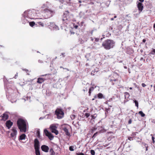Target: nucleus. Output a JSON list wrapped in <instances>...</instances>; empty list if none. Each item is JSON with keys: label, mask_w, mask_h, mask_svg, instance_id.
<instances>
[{"label": "nucleus", "mask_w": 155, "mask_h": 155, "mask_svg": "<svg viewBox=\"0 0 155 155\" xmlns=\"http://www.w3.org/2000/svg\"><path fill=\"white\" fill-rule=\"evenodd\" d=\"M22 16L24 18V20L26 21L23 23L24 24L29 22L28 21V19H42L39 11L34 9L29 10L25 11L22 15Z\"/></svg>", "instance_id": "1"}, {"label": "nucleus", "mask_w": 155, "mask_h": 155, "mask_svg": "<svg viewBox=\"0 0 155 155\" xmlns=\"http://www.w3.org/2000/svg\"><path fill=\"white\" fill-rule=\"evenodd\" d=\"M115 45L114 41L112 40L107 39L104 41L102 44V46L107 50L113 48Z\"/></svg>", "instance_id": "2"}, {"label": "nucleus", "mask_w": 155, "mask_h": 155, "mask_svg": "<svg viewBox=\"0 0 155 155\" xmlns=\"http://www.w3.org/2000/svg\"><path fill=\"white\" fill-rule=\"evenodd\" d=\"M28 127L27 120L20 117V132H25Z\"/></svg>", "instance_id": "3"}, {"label": "nucleus", "mask_w": 155, "mask_h": 155, "mask_svg": "<svg viewBox=\"0 0 155 155\" xmlns=\"http://www.w3.org/2000/svg\"><path fill=\"white\" fill-rule=\"evenodd\" d=\"M41 12L45 14L47 16V18H50L52 17L55 13L54 11H53L48 8L42 9Z\"/></svg>", "instance_id": "4"}, {"label": "nucleus", "mask_w": 155, "mask_h": 155, "mask_svg": "<svg viewBox=\"0 0 155 155\" xmlns=\"http://www.w3.org/2000/svg\"><path fill=\"white\" fill-rule=\"evenodd\" d=\"M55 114L58 119H61L64 117V113L62 109L57 108L55 111Z\"/></svg>", "instance_id": "5"}, {"label": "nucleus", "mask_w": 155, "mask_h": 155, "mask_svg": "<svg viewBox=\"0 0 155 155\" xmlns=\"http://www.w3.org/2000/svg\"><path fill=\"white\" fill-rule=\"evenodd\" d=\"M50 128L52 133H54L56 135L58 134V131L57 130V127L54 124L51 125L50 126Z\"/></svg>", "instance_id": "6"}, {"label": "nucleus", "mask_w": 155, "mask_h": 155, "mask_svg": "<svg viewBox=\"0 0 155 155\" xmlns=\"http://www.w3.org/2000/svg\"><path fill=\"white\" fill-rule=\"evenodd\" d=\"M69 12L68 11H65L63 14V18L62 19L63 22H66L68 19V17L69 15Z\"/></svg>", "instance_id": "7"}, {"label": "nucleus", "mask_w": 155, "mask_h": 155, "mask_svg": "<svg viewBox=\"0 0 155 155\" xmlns=\"http://www.w3.org/2000/svg\"><path fill=\"white\" fill-rule=\"evenodd\" d=\"M44 132L45 133L46 135L48 137L50 140H52L53 139L54 136L51 133L49 132L47 130H44Z\"/></svg>", "instance_id": "8"}, {"label": "nucleus", "mask_w": 155, "mask_h": 155, "mask_svg": "<svg viewBox=\"0 0 155 155\" xmlns=\"http://www.w3.org/2000/svg\"><path fill=\"white\" fill-rule=\"evenodd\" d=\"M49 28L54 30H59V28L58 26L56 25L54 23H51L49 25Z\"/></svg>", "instance_id": "9"}, {"label": "nucleus", "mask_w": 155, "mask_h": 155, "mask_svg": "<svg viewBox=\"0 0 155 155\" xmlns=\"http://www.w3.org/2000/svg\"><path fill=\"white\" fill-rule=\"evenodd\" d=\"M34 147L35 149H39V143L38 140L37 139H35L34 140Z\"/></svg>", "instance_id": "10"}, {"label": "nucleus", "mask_w": 155, "mask_h": 155, "mask_svg": "<svg viewBox=\"0 0 155 155\" xmlns=\"http://www.w3.org/2000/svg\"><path fill=\"white\" fill-rule=\"evenodd\" d=\"M137 8L138 9L139 12V13H140L143 8V4L141 2H139L137 4Z\"/></svg>", "instance_id": "11"}, {"label": "nucleus", "mask_w": 155, "mask_h": 155, "mask_svg": "<svg viewBox=\"0 0 155 155\" xmlns=\"http://www.w3.org/2000/svg\"><path fill=\"white\" fill-rule=\"evenodd\" d=\"M41 149L43 151L45 152H48V151L49 148L47 146L43 145L41 147Z\"/></svg>", "instance_id": "12"}, {"label": "nucleus", "mask_w": 155, "mask_h": 155, "mask_svg": "<svg viewBox=\"0 0 155 155\" xmlns=\"http://www.w3.org/2000/svg\"><path fill=\"white\" fill-rule=\"evenodd\" d=\"M6 126L8 129H9L12 126L13 123L11 122L10 120L7 121L5 123Z\"/></svg>", "instance_id": "13"}, {"label": "nucleus", "mask_w": 155, "mask_h": 155, "mask_svg": "<svg viewBox=\"0 0 155 155\" xmlns=\"http://www.w3.org/2000/svg\"><path fill=\"white\" fill-rule=\"evenodd\" d=\"M2 120L5 121L8 118V115L6 113H4L2 116Z\"/></svg>", "instance_id": "14"}, {"label": "nucleus", "mask_w": 155, "mask_h": 155, "mask_svg": "<svg viewBox=\"0 0 155 155\" xmlns=\"http://www.w3.org/2000/svg\"><path fill=\"white\" fill-rule=\"evenodd\" d=\"M17 133V131L15 128H13L12 129V132L11 133V136L12 137H15Z\"/></svg>", "instance_id": "15"}, {"label": "nucleus", "mask_w": 155, "mask_h": 155, "mask_svg": "<svg viewBox=\"0 0 155 155\" xmlns=\"http://www.w3.org/2000/svg\"><path fill=\"white\" fill-rule=\"evenodd\" d=\"M49 5V3L48 2H47L46 3L43 4L41 6V8H43V9L46 8L48 9Z\"/></svg>", "instance_id": "16"}, {"label": "nucleus", "mask_w": 155, "mask_h": 155, "mask_svg": "<svg viewBox=\"0 0 155 155\" xmlns=\"http://www.w3.org/2000/svg\"><path fill=\"white\" fill-rule=\"evenodd\" d=\"M46 80L45 79L42 78H39L38 79L37 82L39 84H41L44 81Z\"/></svg>", "instance_id": "17"}, {"label": "nucleus", "mask_w": 155, "mask_h": 155, "mask_svg": "<svg viewBox=\"0 0 155 155\" xmlns=\"http://www.w3.org/2000/svg\"><path fill=\"white\" fill-rule=\"evenodd\" d=\"M63 130L65 132V134L68 136H70V134L68 132V129L66 127L63 128Z\"/></svg>", "instance_id": "18"}, {"label": "nucleus", "mask_w": 155, "mask_h": 155, "mask_svg": "<svg viewBox=\"0 0 155 155\" xmlns=\"http://www.w3.org/2000/svg\"><path fill=\"white\" fill-rule=\"evenodd\" d=\"M49 152L50 155H55V152L53 148H51L50 149Z\"/></svg>", "instance_id": "19"}, {"label": "nucleus", "mask_w": 155, "mask_h": 155, "mask_svg": "<svg viewBox=\"0 0 155 155\" xmlns=\"http://www.w3.org/2000/svg\"><path fill=\"white\" fill-rule=\"evenodd\" d=\"M26 135L25 134H23L20 135V140H23L25 139Z\"/></svg>", "instance_id": "20"}, {"label": "nucleus", "mask_w": 155, "mask_h": 155, "mask_svg": "<svg viewBox=\"0 0 155 155\" xmlns=\"http://www.w3.org/2000/svg\"><path fill=\"white\" fill-rule=\"evenodd\" d=\"M124 94H125V95H124L125 98V99H128V98H129V96H130V94H129V93H128L127 92H126L124 93Z\"/></svg>", "instance_id": "21"}, {"label": "nucleus", "mask_w": 155, "mask_h": 155, "mask_svg": "<svg viewBox=\"0 0 155 155\" xmlns=\"http://www.w3.org/2000/svg\"><path fill=\"white\" fill-rule=\"evenodd\" d=\"M35 154L36 155H40V153L39 150V149H35Z\"/></svg>", "instance_id": "22"}, {"label": "nucleus", "mask_w": 155, "mask_h": 155, "mask_svg": "<svg viewBox=\"0 0 155 155\" xmlns=\"http://www.w3.org/2000/svg\"><path fill=\"white\" fill-rule=\"evenodd\" d=\"M97 129V127L95 126L94 127H92L91 129V131L92 133H93Z\"/></svg>", "instance_id": "23"}, {"label": "nucleus", "mask_w": 155, "mask_h": 155, "mask_svg": "<svg viewBox=\"0 0 155 155\" xmlns=\"http://www.w3.org/2000/svg\"><path fill=\"white\" fill-rule=\"evenodd\" d=\"M97 115L96 114H95L93 115H92L91 116V119H94L97 117Z\"/></svg>", "instance_id": "24"}, {"label": "nucleus", "mask_w": 155, "mask_h": 155, "mask_svg": "<svg viewBox=\"0 0 155 155\" xmlns=\"http://www.w3.org/2000/svg\"><path fill=\"white\" fill-rule=\"evenodd\" d=\"M149 54L154 55L155 54V49L154 48H152V51Z\"/></svg>", "instance_id": "25"}, {"label": "nucleus", "mask_w": 155, "mask_h": 155, "mask_svg": "<svg viewBox=\"0 0 155 155\" xmlns=\"http://www.w3.org/2000/svg\"><path fill=\"white\" fill-rule=\"evenodd\" d=\"M103 97V95L101 93H99L97 94V97L99 98H102Z\"/></svg>", "instance_id": "26"}, {"label": "nucleus", "mask_w": 155, "mask_h": 155, "mask_svg": "<svg viewBox=\"0 0 155 155\" xmlns=\"http://www.w3.org/2000/svg\"><path fill=\"white\" fill-rule=\"evenodd\" d=\"M139 114L142 117H144L145 116V114L143 113L142 111H140L139 112Z\"/></svg>", "instance_id": "27"}, {"label": "nucleus", "mask_w": 155, "mask_h": 155, "mask_svg": "<svg viewBox=\"0 0 155 155\" xmlns=\"http://www.w3.org/2000/svg\"><path fill=\"white\" fill-rule=\"evenodd\" d=\"M22 69L23 71H25L27 73V75H29V73H28V72H29V70L28 69H23V68H22Z\"/></svg>", "instance_id": "28"}, {"label": "nucleus", "mask_w": 155, "mask_h": 155, "mask_svg": "<svg viewBox=\"0 0 155 155\" xmlns=\"http://www.w3.org/2000/svg\"><path fill=\"white\" fill-rule=\"evenodd\" d=\"M35 24V23L34 22H29V25L31 27L33 26Z\"/></svg>", "instance_id": "29"}, {"label": "nucleus", "mask_w": 155, "mask_h": 155, "mask_svg": "<svg viewBox=\"0 0 155 155\" xmlns=\"http://www.w3.org/2000/svg\"><path fill=\"white\" fill-rule=\"evenodd\" d=\"M134 102L135 104V106L137 107L138 108V102L136 100L134 101Z\"/></svg>", "instance_id": "30"}, {"label": "nucleus", "mask_w": 155, "mask_h": 155, "mask_svg": "<svg viewBox=\"0 0 155 155\" xmlns=\"http://www.w3.org/2000/svg\"><path fill=\"white\" fill-rule=\"evenodd\" d=\"M98 133V132H96V133H94L92 137V138L94 139L97 136Z\"/></svg>", "instance_id": "31"}, {"label": "nucleus", "mask_w": 155, "mask_h": 155, "mask_svg": "<svg viewBox=\"0 0 155 155\" xmlns=\"http://www.w3.org/2000/svg\"><path fill=\"white\" fill-rule=\"evenodd\" d=\"M97 71L95 70H94V71H92L91 72V74L92 75H94L95 74V72L97 73Z\"/></svg>", "instance_id": "32"}, {"label": "nucleus", "mask_w": 155, "mask_h": 155, "mask_svg": "<svg viewBox=\"0 0 155 155\" xmlns=\"http://www.w3.org/2000/svg\"><path fill=\"white\" fill-rule=\"evenodd\" d=\"M90 152L91 153V154L92 155H94L95 154V152L94 151V150H91Z\"/></svg>", "instance_id": "33"}, {"label": "nucleus", "mask_w": 155, "mask_h": 155, "mask_svg": "<svg viewBox=\"0 0 155 155\" xmlns=\"http://www.w3.org/2000/svg\"><path fill=\"white\" fill-rule=\"evenodd\" d=\"M75 117V115L74 114L71 115L70 116L72 120H74V119Z\"/></svg>", "instance_id": "34"}, {"label": "nucleus", "mask_w": 155, "mask_h": 155, "mask_svg": "<svg viewBox=\"0 0 155 155\" xmlns=\"http://www.w3.org/2000/svg\"><path fill=\"white\" fill-rule=\"evenodd\" d=\"M92 89V90H93V89H94V88L93 87H92L91 88H89V95H91V89Z\"/></svg>", "instance_id": "35"}, {"label": "nucleus", "mask_w": 155, "mask_h": 155, "mask_svg": "<svg viewBox=\"0 0 155 155\" xmlns=\"http://www.w3.org/2000/svg\"><path fill=\"white\" fill-rule=\"evenodd\" d=\"M73 148H74V147L73 146H70L69 147V150L71 151H73L74 150Z\"/></svg>", "instance_id": "36"}, {"label": "nucleus", "mask_w": 155, "mask_h": 155, "mask_svg": "<svg viewBox=\"0 0 155 155\" xmlns=\"http://www.w3.org/2000/svg\"><path fill=\"white\" fill-rule=\"evenodd\" d=\"M85 116L86 118H88L90 116V114L89 113H86Z\"/></svg>", "instance_id": "37"}, {"label": "nucleus", "mask_w": 155, "mask_h": 155, "mask_svg": "<svg viewBox=\"0 0 155 155\" xmlns=\"http://www.w3.org/2000/svg\"><path fill=\"white\" fill-rule=\"evenodd\" d=\"M140 14V13H139V12L138 13H136V14H134V15L135 17L137 18L139 16Z\"/></svg>", "instance_id": "38"}, {"label": "nucleus", "mask_w": 155, "mask_h": 155, "mask_svg": "<svg viewBox=\"0 0 155 155\" xmlns=\"http://www.w3.org/2000/svg\"><path fill=\"white\" fill-rule=\"evenodd\" d=\"M51 75V74H45L42 75L41 76V77H44V76H49V75Z\"/></svg>", "instance_id": "39"}, {"label": "nucleus", "mask_w": 155, "mask_h": 155, "mask_svg": "<svg viewBox=\"0 0 155 155\" xmlns=\"http://www.w3.org/2000/svg\"><path fill=\"white\" fill-rule=\"evenodd\" d=\"M17 126L19 129V119H18L17 120Z\"/></svg>", "instance_id": "40"}, {"label": "nucleus", "mask_w": 155, "mask_h": 155, "mask_svg": "<svg viewBox=\"0 0 155 155\" xmlns=\"http://www.w3.org/2000/svg\"><path fill=\"white\" fill-rule=\"evenodd\" d=\"M141 144L143 145V146H144L145 147V146H147L148 145L146 143L143 142H142L141 143Z\"/></svg>", "instance_id": "41"}, {"label": "nucleus", "mask_w": 155, "mask_h": 155, "mask_svg": "<svg viewBox=\"0 0 155 155\" xmlns=\"http://www.w3.org/2000/svg\"><path fill=\"white\" fill-rule=\"evenodd\" d=\"M128 139L130 141L132 140H133V138L131 137H129L128 138Z\"/></svg>", "instance_id": "42"}, {"label": "nucleus", "mask_w": 155, "mask_h": 155, "mask_svg": "<svg viewBox=\"0 0 155 155\" xmlns=\"http://www.w3.org/2000/svg\"><path fill=\"white\" fill-rule=\"evenodd\" d=\"M99 40V38H95V42H97Z\"/></svg>", "instance_id": "43"}, {"label": "nucleus", "mask_w": 155, "mask_h": 155, "mask_svg": "<svg viewBox=\"0 0 155 155\" xmlns=\"http://www.w3.org/2000/svg\"><path fill=\"white\" fill-rule=\"evenodd\" d=\"M37 136L38 137L40 136V132L39 131H38L37 132Z\"/></svg>", "instance_id": "44"}, {"label": "nucleus", "mask_w": 155, "mask_h": 155, "mask_svg": "<svg viewBox=\"0 0 155 155\" xmlns=\"http://www.w3.org/2000/svg\"><path fill=\"white\" fill-rule=\"evenodd\" d=\"M39 25H41L42 26H44V24L43 23H42L41 22H40L38 23Z\"/></svg>", "instance_id": "45"}, {"label": "nucleus", "mask_w": 155, "mask_h": 155, "mask_svg": "<svg viewBox=\"0 0 155 155\" xmlns=\"http://www.w3.org/2000/svg\"><path fill=\"white\" fill-rule=\"evenodd\" d=\"M141 85L143 87H146V85L144 83H142Z\"/></svg>", "instance_id": "46"}, {"label": "nucleus", "mask_w": 155, "mask_h": 155, "mask_svg": "<svg viewBox=\"0 0 155 155\" xmlns=\"http://www.w3.org/2000/svg\"><path fill=\"white\" fill-rule=\"evenodd\" d=\"M154 137H152V140L153 141V143H154L155 142L154 140Z\"/></svg>", "instance_id": "47"}, {"label": "nucleus", "mask_w": 155, "mask_h": 155, "mask_svg": "<svg viewBox=\"0 0 155 155\" xmlns=\"http://www.w3.org/2000/svg\"><path fill=\"white\" fill-rule=\"evenodd\" d=\"M78 155H84V153H78Z\"/></svg>", "instance_id": "48"}, {"label": "nucleus", "mask_w": 155, "mask_h": 155, "mask_svg": "<svg viewBox=\"0 0 155 155\" xmlns=\"http://www.w3.org/2000/svg\"><path fill=\"white\" fill-rule=\"evenodd\" d=\"M145 147L146 148V150L147 151L148 150V145H147L146 146H145Z\"/></svg>", "instance_id": "49"}, {"label": "nucleus", "mask_w": 155, "mask_h": 155, "mask_svg": "<svg viewBox=\"0 0 155 155\" xmlns=\"http://www.w3.org/2000/svg\"><path fill=\"white\" fill-rule=\"evenodd\" d=\"M132 121L131 119H130L128 121V124H130L131 123Z\"/></svg>", "instance_id": "50"}, {"label": "nucleus", "mask_w": 155, "mask_h": 155, "mask_svg": "<svg viewBox=\"0 0 155 155\" xmlns=\"http://www.w3.org/2000/svg\"><path fill=\"white\" fill-rule=\"evenodd\" d=\"M64 54H65V53H61V55H63V57H65Z\"/></svg>", "instance_id": "51"}, {"label": "nucleus", "mask_w": 155, "mask_h": 155, "mask_svg": "<svg viewBox=\"0 0 155 155\" xmlns=\"http://www.w3.org/2000/svg\"><path fill=\"white\" fill-rule=\"evenodd\" d=\"M63 69H65L66 70H67L68 71H69V70L68 69L66 68H63Z\"/></svg>", "instance_id": "52"}, {"label": "nucleus", "mask_w": 155, "mask_h": 155, "mask_svg": "<svg viewBox=\"0 0 155 155\" xmlns=\"http://www.w3.org/2000/svg\"><path fill=\"white\" fill-rule=\"evenodd\" d=\"M89 0H85L84 1H83V2H87V1H89Z\"/></svg>", "instance_id": "53"}, {"label": "nucleus", "mask_w": 155, "mask_h": 155, "mask_svg": "<svg viewBox=\"0 0 155 155\" xmlns=\"http://www.w3.org/2000/svg\"><path fill=\"white\" fill-rule=\"evenodd\" d=\"M84 22L83 21H82L81 23V26H82L83 25V24H84Z\"/></svg>", "instance_id": "54"}, {"label": "nucleus", "mask_w": 155, "mask_h": 155, "mask_svg": "<svg viewBox=\"0 0 155 155\" xmlns=\"http://www.w3.org/2000/svg\"><path fill=\"white\" fill-rule=\"evenodd\" d=\"M146 41V40L145 39H143V43H145Z\"/></svg>", "instance_id": "55"}, {"label": "nucleus", "mask_w": 155, "mask_h": 155, "mask_svg": "<svg viewBox=\"0 0 155 155\" xmlns=\"http://www.w3.org/2000/svg\"><path fill=\"white\" fill-rule=\"evenodd\" d=\"M38 62L40 63H41L42 62V61L41 60H38Z\"/></svg>", "instance_id": "56"}, {"label": "nucleus", "mask_w": 155, "mask_h": 155, "mask_svg": "<svg viewBox=\"0 0 155 155\" xmlns=\"http://www.w3.org/2000/svg\"><path fill=\"white\" fill-rule=\"evenodd\" d=\"M139 0L141 2V3L143 2V1H144V0Z\"/></svg>", "instance_id": "57"}, {"label": "nucleus", "mask_w": 155, "mask_h": 155, "mask_svg": "<svg viewBox=\"0 0 155 155\" xmlns=\"http://www.w3.org/2000/svg\"><path fill=\"white\" fill-rule=\"evenodd\" d=\"M43 118H43V117H40L39 118V119L40 120H41V119H43Z\"/></svg>", "instance_id": "58"}, {"label": "nucleus", "mask_w": 155, "mask_h": 155, "mask_svg": "<svg viewBox=\"0 0 155 155\" xmlns=\"http://www.w3.org/2000/svg\"><path fill=\"white\" fill-rule=\"evenodd\" d=\"M114 20V18H110V20L111 21H113Z\"/></svg>", "instance_id": "59"}, {"label": "nucleus", "mask_w": 155, "mask_h": 155, "mask_svg": "<svg viewBox=\"0 0 155 155\" xmlns=\"http://www.w3.org/2000/svg\"><path fill=\"white\" fill-rule=\"evenodd\" d=\"M91 40L92 41H94V38H91Z\"/></svg>", "instance_id": "60"}, {"label": "nucleus", "mask_w": 155, "mask_h": 155, "mask_svg": "<svg viewBox=\"0 0 155 155\" xmlns=\"http://www.w3.org/2000/svg\"><path fill=\"white\" fill-rule=\"evenodd\" d=\"M86 65V66H88L89 64H88V63H86V65Z\"/></svg>", "instance_id": "61"}, {"label": "nucleus", "mask_w": 155, "mask_h": 155, "mask_svg": "<svg viewBox=\"0 0 155 155\" xmlns=\"http://www.w3.org/2000/svg\"><path fill=\"white\" fill-rule=\"evenodd\" d=\"M93 30H92V31H91V35H92V34H93Z\"/></svg>", "instance_id": "62"}, {"label": "nucleus", "mask_w": 155, "mask_h": 155, "mask_svg": "<svg viewBox=\"0 0 155 155\" xmlns=\"http://www.w3.org/2000/svg\"><path fill=\"white\" fill-rule=\"evenodd\" d=\"M143 60V58H140V60Z\"/></svg>", "instance_id": "63"}, {"label": "nucleus", "mask_w": 155, "mask_h": 155, "mask_svg": "<svg viewBox=\"0 0 155 155\" xmlns=\"http://www.w3.org/2000/svg\"><path fill=\"white\" fill-rule=\"evenodd\" d=\"M153 28H155V24H154V25H153Z\"/></svg>", "instance_id": "64"}]
</instances>
